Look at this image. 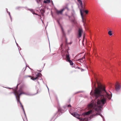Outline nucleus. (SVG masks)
Here are the masks:
<instances>
[{"mask_svg":"<svg viewBox=\"0 0 121 121\" xmlns=\"http://www.w3.org/2000/svg\"><path fill=\"white\" fill-rule=\"evenodd\" d=\"M98 87H95L94 94L91 92L90 93L91 95L95 97V99L94 102L91 103L88 105L89 108H102L103 104L106 102L107 98L110 99L109 97L110 95L106 91L104 88L102 84L97 82Z\"/></svg>","mask_w":121,"mask_h":121,"instance_id":"nucleus-1","label":"nucleus"},{"mask_svg":"<svg viewBox=\"0 0 121 121\" xmlns=\"http://www.w3.org/2000/svg\"><path fill=\"white\" fill-rule=\"evenodd\" d=\"M17 87L14 89V93L16 96L17 97V98L18 99H20V95L22 94H24V93L21 89H19L18 91H17Z\"/></svg>","mask_w":121,"mask_h":121,"instance_id":"nucleus-2","label":"nucleus"},{"mask_svg":"<svg viewBox=\"0 0 121 121\" xmlns=\"http://www.w3.org/2000/svg\"><path fill=\"white\" fill-rule=\"evenodd\" d=\"M71 114L74 117H75L81 120L82 121H87L85 119V118H82L81 117H80V116L77 113L74 112L72 113Z\"/></svg>","mask_w":121,"mask_h":121,"instance_id":"nucleus-3","label":"nucleus"},{"mask_svg":"<svg viewBox=\"0 0 121 121\" xmlns=\"http://www.w3.org/2000/svg\"><path fill=\"white\" fill-rule=\"evenodd\" d=\"M36 77H34V76L33 77H32L31 76H27V77H30L31 78V79L33 80H35L36 79L39 77H41L42 75L40 73H38L37 75L36 74Z\"/></svg>","mask_w":121,"mask_h":121,"instance_id":"nucleus-4","label":"nucleus"},{"mask_svg":"<svg viewBox=\"0 0 121 121\" xmlns=\"http://www.w3.org/2000/svg\"><path fill=\"white\" fill-rule=\"evenodd\" d=\"M65 10V9L63 8L60 11H59L57 10L56 11V13L57 14H62L63 12Z\"/></svg>","mask_w":121,"mask_h":121,"instance_id":"nucleus-5","label":"nucleus"},{"mask_svg":"<svg viewBox=\"0 0 121 121\" xmlns=\"http://www.w3.org/2000/svg\"><path fill=\"white\" fill-rule=\"evenodd\" d=\"M92 112L91 110L85 113H82V116L85 117V116L87 115L90 114Z\"/></svg>","mask_w":121,"mask_h":121,"instance_id":"nucleus-6","label":"nucleus"},{"mask_svg":"<svg viewBox=\"0 0 121 121\" xmlns=\"http://www.w3.org/2000/svg\"><path fill=\"white\" fill-rule=\"evenodd\" d=\"M81 8H82V9H80V12L81 14V17H82V19L83 22H84V20H83V17H84V16H83V13L82 12V10L83 11H84V8L83 7V5H82V7H81Z\"/></svg>","mask_w":121,"mask_h":121,"instance_id":"nucleus-7","label":"nucleus"},{"mask_svg":"<svg viewBox=\"0 0 121 121\" xmlns=\"http://www.w3.org/2000/svg\"><path fill=\"white\" fill-rule=\"evenodd\" d=\"M120 88V86L119 84L118 83H117L115 85V88L116 90L117 91H118L119 90Z\"/></svg>","mask_w":121,"mask_h":121,"instance_id":"nucleus-8","label":"nucleus"},{"mask_svg":"<svg viewBox=\"0 0 121 121\" xmlns=\"http://www.w3.org/2000/svg\"><path fill=\"white\" fill-rule=\"evenodd\" d=\"M82 29L81 28H79L78 30V36L79 37H81L82 35Z\"/></svg>","mask_w":121,"mask_h":121,"instance_id":"nucleus-9","label":"nucleus"},{"mask_svg":"<svg viewBox=\"0 0 121 121\" xmlns=\"http://www.w3.org/2000/svg\"><path fill=\"white\" fill-rule=\"evenodd\" d=\"M16 98L17 101V102H18L21 105V107L22 108L24 112V108L23 107V105H22L21 103V102H20V99H18L17 98V97L16 96Z\"/></svg>","mask_w":121,"mask_h":121,"instance_id":"nucleus-10","label":"nucleus"},{"mask_svg":"<svg viewBox=\"0 0 121 121\" xmlns=\"http://www.w3.org/2000/svg\"><path fill=\"white\" fill-rule=\"evenodd\" d=\"M68 54H67L66 55V57L67 59V61L69 60H70V57H69V53L67 52Z\"/></svg>","mask_w":121,"mask_h":121,"instance_id":"nucleus-11","label":"nucleus"},{"mask_svg":"<svg viewBox=\"0 0 121 121\" xmlns=\"http://www.w3.org/2000/svg\"><path fill=\"white\" fill-rule=\"evenodd\" d=\"M85 57V55H84L83 57L81 59H78L79 61H80L81 62H82L83 61H84V60H83V59H84Z\"/></svg>","mask_w":121,"mask_h":121,"instance_id":"nucleus-12","label":"nucleus"},{"mask_svg":"<svg viewBox=\"0 0 121 121\" xmlns=\"http://www.w3.org/2000/svg\"><path fill=\"white\" fill-rule=\"evenodd\" d=\"M77 0L80 4L81 6L82 7V1L81 0Z\"/></svg>","mask_w":121,"mask_h":121,"instance_id":"nucleus-13","label":"nucleus"},{"mask_svg":"<svg viewBox=\"0 0 121 121\" xmlns=\"http://www.w3.org/2000/svg\"><path fill=\"white\" fill-rule=\"evenodd\" d=\"M67 61H68L69 62L70 65H73V62L70 60H68Z\"/></svg>","mask_w":121,"mask_h":121,"instance_id":"nucleus-14","label":"nucleus"},{"mask_svg":"<svg viewBox=\"0 0 121 121\" xmlns=\"http://www.w3.org/2000/svg\"><path fill=\"white\" fill-rule=\"evenodd\" d=\"M50 2V0H46V1L44 0L43 1V3H49Z\"/></svg>","mask_w":121,"mask_h":121,"instance_id":"nucleus-15","label":"nucleus"},{"mask_svg":"<svg viewBox=\"0 0 121 121\" xmlns=\"http://www.w3.org/2000/svg\"><path fill=\"white\" fill-rule=\"evenodd\" d=\"M112 32L110 30L108 32V34L110 35L111 36L112 34Z\"/></svg>","mask_w":121,"mask_h":121,"instance_id":"nucleus-16","label":"nucleus"},{"mask_svg":"<svg viewBox=\"0 0 121 121\" xmlns=\"http://www.w3.org/2000/svg\"><path fill=\"white\" fill-rule=\"evenodd\" d=\"M86 14H87L88 13V11L87 10H85V11H83Z\"/></svg>","mask_w":121,"mask_h":121,"instance_id":"nucleus-17","label":"nucleus"},{"mask_svg":"<svg viewBox=\"0 0 121 121\" xmlns=\"http://www.w3.org/2000/svg\"><path fill=\"white\" fill-rule=\"evenodd\" d=\"M61 29H62V32H63V34H64V31L63 29V28L62 27L61 28Z\"/></svg>","mask_w":121,"mask_h":121,"instance_id":"nucleus-18","label":"nucleus"},{"mask_svg":"<svg viewBox=\"0 0 121 121\" xmlns=\"http://www.w3.org/2000/svg\"><path fill=\"white\" fill-rule=\"evenodd\" d=\"M64 8L65 9H67L68 10L69 9H68V7H66L65 8Z\"/></svg>","mask_w":121,"mask_h":121,"instance_id":"nucleus-19","label":"nucleus"},{"mask_svg":"<svg viewBox=\"0 0 121 121\" xmlns=\"http://www.w3.org/2000/svg\"><path fill=\"white\" fill-rule=\"evenodd\" d=\"M71 107V106L70 105H69L68 106V107Z\"/></svg>","mask_w":121,"mask_h":121,"instance_id":"nucleus-20","label":"nucleus"},{"mask_svg":"<svg viewBox=\"0 0 121 121\" xmlns=\"http://www.w3.org/2000/svg\"><path fill=\"white\" fill-rule=\"evenodd\" d=\"M95 110L96 111H97V108H95Z\"/></svg>","mask_w":121,"mask_h":121,"instance_id":"nucleus-21","label":"nucleus"},{"mask_svg":"<svg viewBox=\"0 0 121 121\" xmlns=\"http://www.w3.org/2000/svg\"><path fill=\"white\" fill-rule=\"evenodd\" d=\"M72 43V42H70L69 43V44H71Z\"/></svg>","mask_w":121,"mask_h":121,"instance_id":"nucleus-22","label":"nucleus"},{"mask_svg":"<svg viewBox=\"0 0 121 121\" xmlns=\"http://www.w3.org/2000/svg\"><path fill=\"white\" fill-rule=\"evenodd\" d=\"M34 14H36V15H37V14L36 13H34Z\"/></svg>","mask_w":121,"mask_h":121,"instance_id":"nucleus-23","label":"nucleus"}]
</instances>
